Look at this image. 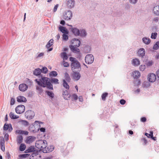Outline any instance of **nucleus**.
I'll return each instance as SVG.
<instances>
[{"label": "nucleus", "instance_id": "nucleus-1", "mask_svg": "<svg viewBox=\"0 0 159 159\" xmlns=\"http://www.w3.org/2000/svg\"><path fill=\"white\" fill-rule=\"evenodd\" d=\"M35 81L39 85L43 87H47L50 89H53L52 85L51 84L50 80L47 77L39 76V79L35 80Z\"/></svg>", "mask_w": 159, "mask_h": 159}, {"label": "nucleus", "instance_id": "nucleus-2", "mask_svg": "<svg viewBox=\"0 0 159 159\" xmlns=\"http://www.w3.org/2000/svg\"><path fill=\"white\" fill-rule=\"evenodd\" d=\"M69 59L71 62L70 66L73 72L77 71L80 68V63L75 58L71 57Z\"/></svg>", "mask_w": 159, "mask_h": 159}, {"label": "nucleus", "instance_id": "nucleus-3", "mask_svg": "<svg viewBox=\"0 0 159 159\" xmlns=\"http://www.w3.org/2000/svg\"><path fill=\"white\" fill-rule=\"evenodd\" d=\"M47 145V142L46 141L39 140L37 141L35 144L36 147L43 151L44 149L46 147Z\"/></svg>", "mask_w": 159, "mask_h": 159}, {"label": "nucleus", "instance_id": "nucleus-4", "mask_svg": "<svg viewBox=\"0 0 159 159\" xmlns=\"http://www.w3.org/2000/svg\"><path fill=\"white\" fill-rule=\"evenodd\" d=\"M25 107L22 105L18 106L15 108V111L17 114H20L23 113L25 111Z\"/></svg>", "mask_w": 159, "mask_h": 159}, {"label": "nucleus", "instance_id": "nucleus-5", "mask_svg": "<svg viewBox=\"0 0 159 159\" xmlns=\"http://www.w3.org/2000/svg\"><path fill=\"white\" fill-rule=\"evenodd\" d=\"M34 116V113L31 110H28L25 113V116L28 119H31L33 118Z\"/></svg>", "mask_w": 159, "mask_h": 159}, {"label": "nucleus", "instance_id": "nucleus-6", "mask_svg": "<svg viewBox=\"0 0 159 159\" xmlns=\"http://www.w3.org/2000/svg\"><path fill=\"white\" fill-rule=\"evenodd\" d=\"M94 59V57L93 55L91 54H89L86 56L85 60L86 63L90 64L93 62Z\"/></svg>", "mask_w": 159, "mask_h": 159}, {"label": "nucleus", "instance_id": "nucleus-7", "mask_svg": "<svg viewBox=\"0 0 159 159\" xmlns=\"http://www.w3.org/2000/svg\"><path fill=\"white\" fill-rule=\"evenodd\" d=\"M72 16V12L70 11H66L63 15V18L65 20H70Z\"/></svg>", "mask_w": 159, "mask_h": 159}, {"label": "nucleus", "instance_id": "nucleus-8", "mask_svg": "<svg viewBox=\"0 0 159 159\" xmlns=\"http://www.w3.org/2000/svg\"><path fill=\"white\" fill-rule=\"evenodd\" d=\"M28 88V86L25 84H21L19 86V90L22 92H25L26 91Z\"/></svg>", "mask_w": 159, "mask_h": 159}, {"label": "nucleus", "instance_id": "nucleus-9", "mask_svg": "<svg viewBox=\"0 0 159 159\" xmlns=\"http://www.w3.org/2000/svg\"><path fill=\"white\" fill-rule=\"evenodd\" d=\"M72 46H74L75 47H79L80 44V42L78 39H74L71 41Z\"/></svg>", "mask_w": 159, "mask_h": 159}, {"label": "nucleus", "instance_id": "nucleus-10", "mask_svg": "<svg viewBox=\"0 0 159 159\" xmlns=\"http://www.w3.org/2000/svg\"><path fill=\"white\" fill-rule=\"evenodd\" d=\"M156 75L154 73H151L148 75V79L150 82H154L156 80Z\"/></svg>", "mask_w": 159, "mask_h": 159}, {"label": "nucleus", "instance_id": "nucleus-11", "mask_svg": "<svg viewBox=\"0 0 159 159\" xmlns=\"http://www.w3.org/2000/svg\"><path fill=\"white\" fill-rule=\"evenodd\" d=\"M35 138L32 136L28 137L25 140V143H26L30 144L35 140Z\"/></svg>", "mask_w": 159, "mask_h": 159}, {"label": "nucleus", "instance_id": "nucleus-12", "mask_svg": "<svg viewBox=\"0 0 159 159\" xmlns=\"http://www.w3.org/2000/svg\"><path fill=\"white\" fill-rule=\"evenodd\" d=\"M3 130H8L9 132H11L12 130L11 125L5 124L3 126Z\"/></svg>", "mask_w": 159, "mask_h": 159}, {"label": "nucleus", "instance_id": "nucleus-13", "mask_svg": "<svg viewBox=\"0 0 159 159\" xmlns=\"http://www.w3.org/2000/svg\"><path fill=\"white\" fill-rule=\"evenodd\" d=\"M0 146L1 147V149L3 151H4V140L2 137H0Z\"/></svg>", "mask_w": 159, "mask_h": 159}, {"label": "nucleus", "instance_id": "nucleus-14", "mask_svg": "<svg viewBox=\"0 0 159 159\" xmlns=\"http://www.w3.org/2000/svg\"><path fill=\"white\" fill-rule=\"evenodd\" d=\"M72 76L73 79L75 80H79L80 77V75L79 73L73 72Z\"/></svg>", "mask_w": 159, "mask_h": 159}, {"label": "nucleus", "instance_id": "nucleus-15", "mask_svg": "<svg viewBox=\"0 0 159 159\" xmlns=\"http://www.w3.org/2000/svg\"><path fill=\"white\" fill-rule=\"evenodd\" d=\"M63 96L64 98L66 100H68L70 97V95L68 93V91L65 90L63 92Z\"/></svg>", "mask_w": 159, "mask_h": 159}, {"label": "nucleus", "instance_id": "nucleus-16", "mask_svg": "<svg viewBox=\"0 0 159 159\" xmlns=\"http://www.w3.org/2000/svg\"><path fill=\"white\" fill-rule=\"evenodd\" d=\"M54 150V147L52 146H50L49 147H47L45 148L43 150V152L44 153H47L50 152Z\"/></svg>", "mask_w": 159, "mask_h": 159}, {"label": "nucleus", "instance_id": "nucleus-17", "mask_svg": "<svg viewBox=\"0 0 159 159\" xmlns=\"http://www.w3.org/2000/svg\"><path fill=\"white\" fill-rule=\"evenodd\" d=\"M140 73L139 71L135 70L132 72V75L134 79H137L140 76Z\"/></svg>", "mask_w": 159, "mask_h": 159}, {"label": "nucleus", "instance_id": "nucleus-18", "mask_svg": "<svg viewBox=\"0 0 159 159\" xmlns=\"http://www.w3.org/2000/svg\"><path fill=\"white\" fill-rule=\"evenodd\" d=\"M17 100L19 102H25L26 101V98L21 96H19L17 98Z\"/></svg>", "mask_w": 159, "mask_h": 159}, {"label": "nucleus", "instance_id": "nucleus-19", "mask_svg": "<svg viewBox=\"0 0 159 159\" xmlns=\"http://www.w3.org/2000/svg\"><path fill=\"white\" fill-rule=\"evenodd\" d=\"M71 31L72 33L76 36H78L80 35V31L79 30L76 28H72Z\"/></svg>", "mask_w": 159, "mask_h": 159}, {"label": "nucleus", "instance_id": "nucleus-20", "mask_svg": "<svg viewBox=\"0 0 159 159\" xmlns=\"http://www.w3.org/2000/svg\"><path fill=\"white\" fill-rule=\"evenodd\" d=\"M132 63L133 65L135 66H137L140 64L139 60L137 58L134 59L132 60Z\"/></svg>", "mask_w": 159, "mask_h": 159}, {"label": "nucleus", "instance_id": "nucleus-21", "mask_svg": "<svg viewBox=\"0 0 159 159\" xmlns=\"http://www.w3.org/2000/svg\"><path fill=\"white\" fill-rule=\"evenodd\" d=\"M16 133L17 134H22L25 135H27L29 133V132L27 131L21 130H16Z\"/></svg>", "mask_w": 159, "mask_h": 159}, {"label": "nucleus", "instance_id": "nucleus-22", "mask_svg": "<svg viewBox=\"0 0 159 159\" xmlns=\"http://www.w3.org/2000/svg\"><path fill=\"white\" fill-rule=\"evenodd\" d=\"M153 11L154 14L159 15V5H157L153 8Z\"/></svg>", "mask_w": 159, "mask_h": 159}, {"label": "nucleus", "instance_id": "nucleus-23", "mask_svg": "<svg viewBox=\"0 0 159 159\" xmlns=\"http://www.w3.org/2000/svg\"><path fill=\"white\" fill-rule=\"evenodd\" d=\"M67 4L68 7L71 8L74 6L75 2L73 0H69L67 1Z\"/></svg>", "mask_w": 159, "mask_h": 159}, {"label": "nucleus", "instance_id": "nucleus-24", "mask_svg": "<svg viewBox=\"0 0 159 159\" xmlns=\"http://www.w3.org/2000/svg\"><path fill=\"white\" fill-rule=\"evenodd\" d=\"M138 53L139 56L143 57L145 54V50L143 48H141L139 50Z\"/></svg>", "mask_w": 159, "mask_h": 159}, {"label": "nucleus", "instance_id": "nucleus-25", "mask_svg": "<svg viewBox=\"0 0 159 159\" xmlns=\"http://www.w3.org/2000/svg\"><path fill=\"white\" fill-rule=\"evenodd\" d=\"M70 48L71 50L74 52L78 53L80 52L79 49L77 48V47H75L74 46L71 45Z\"/></svg>", "mask_w": 159, "mask_h": 159}, {"label": "nucleus", "instance_id": "nucleus-26", "mask_svg": "<svg viewBox=\"0 0 159 159\" xmlns=\"http://www.w3.org/2000/svg\"><path fill=\"white\" fill-rule=\"evenodd\" d=\"M59 29L60 31L64 34H68V32L67 30L65 27L62 26H60V27H59Z\"/></svg>", "mask_w": 159, "mask_h": 159}, {"label": "nucleus", "instance_id": "nucleus-27", "mask_svg": "<svg viewBox=\"0 0 159 159\" xmlns=\"http://www.w3.org/2000/svg\"><path fill=\"white\" fill-rule=\"evenodd\" d=\"M41 72V70L39 68L36 69L34 71V74L36 75H39Z\"/></svg>", "mask_w": 159, "mask_h": 159}, {"label": "nucleus", "instance_id": "nucleus-28", "mask_svg": "<svg viewBox=\"0 0 159 159\" xmlns=\"http://www.w3.org/2000/svg\"><path fill=\"white\" fill-rule=\"evenodd\" d=\"M53 39H52L49 41L46 45V47L48 49L50 48L53 45Z\"/></svg>", "mask_w": 159, "mask_h": 159}, {"label": "nucleus", "instance_id": "nucleus-29", "mask_svg": "<svg viewBox=\"0 0 159 159\" xmlns=\"http://www.w3.org/2000/svg\"><path fill=\"white\" fill-rule=\"evenodd\" d=\"M23 140V138L22 136L20 135L17 137L16 141L18 143H21L22 142Z\"/></svg>", "mask_w": 159, "mask_h": 159}, {"label": "nucleus", "instance_id": "nucleus-30", "mask_svg": "<svg viewBox=\"0 0 159 159\" xmlns=\"http://www.w3.org/2000/svg\"><path fill=\"white\" fill-rule=\"evenodd\" d=\"M63 86L66 89H69V86L68 84L66 82V80H63Z\"/></svg>", "mask_w": 159, "mask_h": 159}, {"label": "nucleus", "instance_id": "nucleus-31", "mask_svg": "<svg viewBox=\"0 0 159 159\" xmlns=\"http://www.w3.org/2000/svg\"><path fill=\"white\" fill-rule=\"evenodd\" d=\"M9 116L11 119H16L19 118V116L15 115L12 112L10 113Z\"/></svg>", "mask_w": 159, "mask_h": 159}, {"label": "nucleus", "instance_id": "nucleus-32", "mask_svg": "<svg viewBox=\"0 0 159 159\" xmlns=\"http://www.w3.org/2000/svg\"><path fill=\"white\" fill-rule=\"evenodd\" d=\"M61 57L63 58V61L66 60L68 58L67 54L66 52H62L61 54Z\"/></svg>", "mask_w": 159, "mask_h": 159}, {"label": "nucleus", "instance_id": "nucleus-33", "mask_svg": "<svg viewBox=\"0 0 159 159\" xmlns=\"http://www.w3.org/2000/svg\"><path fill=\"white\" fill-rule=\"evenodd\" d=\"M143 42L146 44H148L150 42V40L149 38H144L143 39Z\"/></svg>", "mask_w": 159, "mask_h": 159}, {"label": "nucleus", "instance_id": "nucleus-34", "mask_svg": "<svg viewBox=\"0 0 159 159\" xmlns=\"http://www.w3.org/2000/svg\"><path fill=\"white\" fill-rule=\"evenodd\" d=\"M65 80L66 81H67L68 82H70V77L69 75V74L67 73H65Z\"/></svg>", "mask_w": 159, "mask_h": 159}, {"label": "nucleus", "instance_id": "nucleus-35", "mask_svg": "<svg viewBox=\"0 0 159 159\" xmlns=\"http://www.w3.org/2000/svg\"><path fill=\"white\" fill-rule=\"evenodd\" d=\"M50 82H51L52 83H54L55 84H58L59 83V80L58 79L56 78H53L50 81Z\"/></svg>", "mask_w": 159, "mask_h": 159}, {"label": "nucleus", "instance_id": "nucleus-36", "mask_svg": "<svg viewBox=\"0 0 159 159\" xmlns=\"http://www.w3.org/2000/svg\"><path fill=\"white\" fill-rule=\"evenodd\" d=\"M26 146L25 144L23 143L21 144L20 146V151H23L25 150Z\"/></svg>", "mask_w": 159, "mask_h": 159}, {"label": "nucleus", "instance_id": "nucleus-37", "mask_svg": "<svg viewBox=\"0 0 159 159\" xmlns=\"http://www.w3.org/2000/svg\"><path fill=\"white\" fill-rule=\"evenodd\" d=\"M20 122L22 125L24 126H27L29 125V122L26 120H22L20 121Z\"/></svg>", "mask_w": 159, "mask_h": 159}, {"label": "nucleus", "instance_id": "nucleus-38", "mask_svg": "<svg viewBox=\"0 0 159 159\" xmlns=\"http://www.w3.org/2000/svg\"><path fill=\"white\" fill-rule=\"evenodd\" d=\"M145 135L148 138H151L152 137L153 135V132L152 131H150V134L147 133H145Z\"/></svg>", "mask_w": 159, "mask_h": 159}, {"label": "nucleus", "instance_id": "nucleus-39", "mask_svg": "<svg viewBox=\"0 0 159 159\" xmlns=\"http://www.w3.org/2000/svg\"><path fill=\"white\" fill-rule=\"evenodd\" d=\"M108 93H105L102 94V99L103 101L106 100V98L107 96Z\"/></svg>", "mask_w": 159, "mask_h": 159}, {"label": "nucleus", "instance_id": "nucleus-40", "mask_svg": "<svg viewBox=\"0 0 159 159\" xmlns=\"http://www.w3.org/2000/svg\"><path fill=\"white\" fill-rule=\"evenodd\" d=\"M159 48V41L157 42L154 45L153 48L155 50H157Z\"/></svg>", "mask_w": 159, "mask_h": 159}, {"label": "nucleus", "instance_id": "nucleus-41", "mask_svg": "<svg viewBox=\"0 0 159 159\" xmlns=\"http://www.w3.org/2000/svg\"><path fill=\"white\" fill-rule=\"evenodd\" d=\"M86 34L85 30H82L80 31V35L81 36H85L86 35Z\"/></svg>", "mask_w": 159, "mask_h": 159}, {"label": "nucleus", "instance_id": "nucleus-42", "mask_svg": "<svg viewBox=\"0 0 159 159\" xmlns=\"http://www.w3.org/2000/svg\"><path fill=\"white\" fill-rule=\"evenodd\" d=\"M46 93H47V94L52 98H54V94L52 92L46 91Z\"/></svg>", "mask_w": 159, "mask_h": 159}, {"label": "nucleus", "instance_id": "nucleus-43", "mask_svg": "<svg viewBox=\"0 0 159 159\" xmlns=\"http://www.w3.org/2000/svg\"><path fill=\"white\" fill-rule=\"evenodd\" d=\"M57 75V73L56 71H52L51 72L50 74L49 75L50 76H56Z\"/></svg>", "mask_w": 159, "mask_h": 159}, {"label": "nucleus", "instance_id": "nucleus-44", "mask_svg": "<svg viewBox=\"0 0 159 159\" xmlns=\"http://www.w3.org/2000/svg\"><path fill=\"white\" fill-rule=\"evenodd\" d=\"M28 152H30L34 151V147L31 146L28 149L26 150Z\"/></svg>", "mask_w": 159, "mask_h": 159}, {"label": "nucleus", "instance_id": "nucleus-45", "mask_svg": "<svg viewBox=\"0 0 159 159\" xmlns=\"http://www.w3.org/2000/svg\"><path fill=\"white\" fill-rule=\"evenodd\" d=\"M71 98L72 101L78 99V96L77 95L74 94H72L71 96Z\"/></svg>", "mask_w": 159, "mask_h": 159}, {"label": "nucleus", "instance_id": "nucleus-46", "mask_svg": "<svg viewBox=\"0 0 159 159\" xmlns=\"http://www.w3.org/2000/svg\"><path fill=\"white\" fill-rule=\"evenodd\" d=\"M157 33H152L151 36V38L152 39H156L157 36Z\"/></svg>", "mask_w": 159, "mask_h": 159}, {"label": "nucleus", "instance_id": "nucleus-47", "mask_svg": "<svg viewBox=\"0 0 159 159\" xmlns=\"http://www.w3.org/2000/svg\"><path fill=\"white\" fill-rule=\"evenodd\" d=\"M66 34H63L62 35V39L63 40L66 41L68 39V36Z\"/></svg>", "mask_w": 159, "mask_h": 159}, {"label": "nucleus", "instance_id": "nucleus-48", "mask_svg": "<svg viewBox=\"0 0 159 159\" xmlns=\"http://www.w3.org/2000/svg\"><path fill=\"white\" fill-rule=\"evenodd\" d=\"M48 71V70L47 68L45 67H43L42 68V69L41 70V72H42L43 73H46Z\"/></svg>", "mask_w": 159, "mask_h": 159}, {"label": "nucleus", "instance_id": "nucleus-49", "mask_svg": "<svg viewBox=\"0 0 159 159\" xmlns=\"http://www.w3.org/2000/svg\"><path fill=\"white\" fill-rule=\"evenodd\" d=\"M146 66L145 65H142L139 67V69L140 70L143 71L146 69Z\"/></svg>", "mask_w": 159, "mask_h": 159}, {"label": "nucleus", "instance_id": "nucleus-50", "mask_svg": "<svg viewBox=\"0 0 159 159\" xmlns=\"http://www.w3.org/2000/svg\"><path fill=\"white\" fill-rule=\"evenodd\" d=\"M63 65L65 67H68L69 66V64L68 63L66 62L64 60L63 61Z\"/></svg>", "mask_w": 159, "mask_h": 159}, {"label": "nucleus", "instance_id": "nucleus-51", "mask_svg": "<svg viewBox=\"0 0 159 159\" xmlns=\"http://www.w3.org/2000/svg\"><path fill=\"white\" fill-rule=\"evenodd\" d=\"M146 120V118L145 117H142L140 119L141 121L143 122H145Z\"/></svg>", "mask_w": 159, "mask_h": 159}, {"label": "nucleus", "instance_id": "nucleus-52", "mask_svg": "<svg viewBox=\"0 0 159 159\" xmlns=\"http://www.w3.org/2000/svg\"><path fill=\"white\" fill-rule=\"evenodd\" d=\"M4 138L6 140H8L9 139L8 134H6L4 135Z\"/></svg>", "mask_w": 159, "mask_h": 159}, {"label": "nucleus", "instance_id": "nucleus-53", "mask_svg": "<svg viewBox=\"0 0 159 159\" xmlns=\"http://www.w3.org/2000/svg\"><path fill=\"white\" fill-rule=\"evenodd\" d=\"M126 101L124 99H121L120 101V103L122 105H124L125 104Z\"/></svg>", "mask_w": 159, "mask_h": 159}, {"label": "nucleus", "instance_id": "nucleus-54", "mask_svg": "<svg viewBox=\"0 0 159 159\" xmlns=\"http://www.w3.org/2000/svg\"><path fill=\"white\" fill-rule=\"evenodd\" d=\"M15 102V101L14 98H11V105H13Z\"/></svg>", "mask_w": 159, "mask_h": 159}, {"label": "nucleus", "instance_id": "nucleus-55", "mask_svg": "<svg viewBox=\"0 0 159 159\" xmlns=\"http://www.w3.org/2000/svg\"><path fill=\"white\" fill-rule=\"evenodd\" d=\"M138 0H129L130 2L133 4H134L136 3Z\"/></svg>", "mask_w": 159, "mask_h": 159}, {"label": "nucleus", "instance_id": "nucleus-56", "mask_svg": "<svg viewBox=\"0 0 159 159\" xmlns=\"http://www.w3.org/2000/svg\"><path fill=\"white\" fill-rule=\"evenodd\" d=\"M59 6V5L58 4H57L56 5H55L54 7V11L55 12L57 10V8Z\"/></svg>", "mask_w": 159, "mask_h": 159}, {"label": "nucleus", "instance_id": "nucleus-57", "mask_svg": "<svg viewBox=\"0 0 159 159\" xmlns=\"http://www.w3.org/2000/svg\"><path fill=\"white\" fill-rule=\"evenodd\" d=\"M43 55L44 54L43 53H41L38 55L37 58L40 57H43Z\"/></svg>", "mask_w": 159, "mask_h": 159}, {"label": "nucleus", "instance_id": "nucleus-58", "mask_svg": "<svg viewBox=\"0 0 159 159\" xmlns=\"http://www.w3.org/2000/svg\"><path fill=\"white\" fill-rule=\"evenodd\" d=\"M152 64V62L151 61H150L147 63V65L148 66H151Z\"/></svg>", "mask_w": 159, "mask_h": 159}, {"label": "nucleus", "instance_id": "nucleus-59", "mask_svg": "<svg viewBox=\"0 0 159 159\" xmlns=\"http://www.w3.org/2000/svg\"><path fill=\"white\" fill-rule=\"evenodd\" d=\"M142 140L144 142V144L145 145L146 144V143H147V140L145 138H143Z\"/></svg>", "mask_w": 159, "mask_h": 159}, {"label": "nucleus", "instance_id": "nucleus-60", "mask_svg": "<svg viewBox=\"0 0 159 159\" xmlns=\"http://www.w3.org/2000/svg\"><path fill=\"white\" fill-rule=\"evenodd\" d=\"M40 130L41 132H44L45 130V129L43 128H41L40 129Z\"/></svg>", "mask_w": 159, "mask_h": 159}, {"label": "nucleus", "instance_id": "nucleus-61", "mask_svg": "<svg viewBox=\"0 0 159 159\" xmlns=\"http://www.w3.org/2000/svg\"><path fill=\"white\" fill-rule=\"evenodd\" d=\"M65 23V22L64 20H62L60 22V24L63 25H64Z\"/></svg>", "mask_w": 159, "mask_h": 159}, {"label": "nucleus", "instance_id": "nucleus-62", "mask_svg": "<svg viewBox=\"0 0 159 159\" xmlns=\"http://www.w3.org/2000/svg\"><path fill=\"white\" fill-rule=\"evenodd\" d=\"M156 74L157 77L159 78V70L156 72Z\"/></svg>", "mask_w": 159, "mask_h": 159}, {"label": "nucleus", "instance_id": "nucleus-63", "mask_svg": "<svg viewBox=\"0 0 159 159\" xmlns=\"http://www.w3.org/2000/svg\"><path fill=\"white\" fill-rule=\"evenodd\" d=\"M79 100L80 102L83 101V99L82 97H79Z\"/></svg>", "mask_w": 159, "mask_h": 159}, {"label": "nucleus", "instance_id": "nucleus-64", "mask_svg": "<svg viewBox=\"0 0 159 159\" xmlns=\"http://www.w3.org/2000/svg\"><path fill=\"white\" fill-rule=\"evenodd\" d=\"M129 133L130 134H133V132L131 130H130L129 131Z\"/></svg>", "mask_w": 159, "mask_h": 159}]
</instances>
